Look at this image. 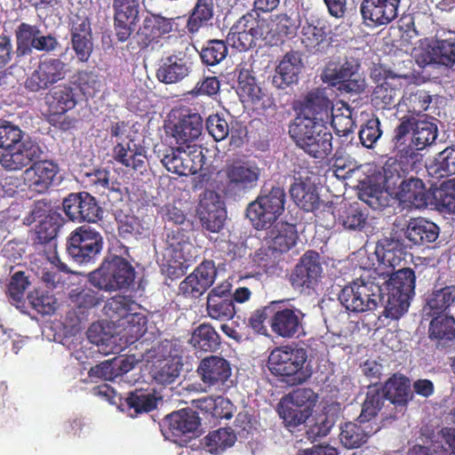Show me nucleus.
<instances>
[{
    "mask_svg": "<svg viewBox=\"0 0 455 455\" xmlns=\"http://www.w3.org/2000/svg\"><path fill=\"white\" fill-rule=\"evenodd\" d=\"M420 57L417 60L424 65L437 63L452 67L455 64V33L428 45Z\"/></svg>",
    "mask_w": 455,
    "mask_h": 455,
    "instance_id": "nucleus-34",
    "label": "nucleus"
},
{
    "mask_svg": "<svg viewBox=\"0 0 455 455\" xmlns=\"http://www.w3.org/2000/svg\"><path fill=\"white\" fill-rule=\"evenodd\" d=\"M427 335L430 342L438 350L455 345V317L450 315H430Z\"/></svg>",
    "mask_w": 455,
    "mask_h": 455,
    "instance_id": "nucleus-31",
    "label": "nucleus"
},
{
    "mask_svg": "<svg viewBox=\"0 0 455 455\" xmlns=\"http://www.w3.org/2000/svg\"><path fill=\"white\" fill-rule=\"evenodd\" d=\"M140 309L139 304L129 296L116 295L104 306V312L116 322L123 321L131 312Z\"/></svg>",
    "mask_w": 455,
    "mask_h": 455,
    "instance_id": "nucleus-49",
    "label": "nucleus"
},
{
    "mask_svg": "<svg viewBox=\"0 0 455 455\" xmlns=\"http://www.w3.org/2000/svg\"><path fill=\"white\" fill-rule=\"evenodd\" d=\"M307 360L306 348L295 344L280 346L270 352L267 367L275 376L292 378L294 382L301 383L309 377L303 371Z\"/></svg>",
    "mask_w": 455,
    "mask_h": 455,
    "instance_id": "nucleus-5",
    "label": "nucleus"
},
{
    "mask_svg": "<svg viewBox=\"0 0 455 455\" xmlns=\"http://www.w3.org/2000/svg\"><path fill=\"white\" fill-rule=\"evenodd\" d=\"M455 307V285L434 289L426 295L423 310L427 315H447Z\"/></svg>",
    "mask_w": 455,
    "mask_h": 455,
    "instance_id": "nucleus-36",
    "label": "nucleus"
},
{
    "mask_svg": "<svg viewBox=\"0 0 455 455\" xmlns=\"http://www.w3.org/2000/svg\"><path fill=\"white\" fill-rule=\"evenodd\" d=\"M68 73L67 64L59 58L40 59L37 65L27 76L25 89L33 93L48 90L65 79Z\"/></svg>",
    "mask_w": 455,
    "mask_h": 455,
    "instance_id": "nucleus-12",
    "label": "nucleus"
},
{
    "mask_svg": "<svg viewBox=\"0 0 455 455\" xmlns=\"http://www.w3.org/2000/svg\"><path fill=\"white\" fill-rule=\"evenodd\" d=\"M368 211L359 203H353L340 207L336 222L349 231H363L367 224Z\"/></svg>",
    "mask_w": 455,
    "mask_h": 455,
    "instance_id": "nucleus-43",
    "label": "nucleus"
},
{
    "mask_svg": "<svg viewBox=\"0 0 455 455\" xmlns=\"http://www.w3.org/2000/svg\"><path fill=\"white\" fill-rule=\"evenodd\" d=\"M317 251H307L299 259L290 276V283L300 291L315 290L322 277L323 267Z\"/></svg>",
    "mask_w": 455,
    "mask_h": 455,
    "instance_id": "nucleus-13",
    "label": "nucleus"
},
{
    "mask_svg": "<svg viewBox=\"0 0 455 455\" xmlns=\"http://www.w3.org/2000/svg\"><path fill=\"white\" fill-rule=\"evenodd\" d=\"M104 245L102 235L95 228L83 225L76 228L67 239L66 250L79 265L94 264Z\"/></svg>",
    "mask_w": 455,
    "mask_h": 455,
    "instance_id": "nucleus-7",
    "label": "nucleus"
},
{
    "mask_svg": "<svg viewBox=\"0 0 455 455\" xmlns=\"http://www.w3.org/2000/svg\"><path fill=\"white\" fill-rule=\"evenodd\" d=\"M174 19L167 18L161 13L149 12L143 19L142 24L136 32L137 44L141 50H154L161 40L168 37L174 27Z\"/></svg>",
    "mask_w": 455,
    "mask_h": 455,
    "instance_id": "nucleus-15",
    "label": "nucleus"
},
{
    "mask_svg": "<svg viewBox=\"0 0 455 455\" xmlns=\"http://www.w3.org/2000/svg\"><path fill=\"white\" fill-rule=\"evenodd\" d=\"M401 84H397L394 79L385 80L377 85L371 94V103L377 109H392L401 107Z\"/></svg>",
    "mask_w": 455,
    "mask_h": 455,
    "instance_id": "nucleus-42",
    "label": "nucleus"
},
{
    "mask_svg": "<svg viewBox=\"0 0 455 455\" xmlns=\"http://www.w3.org/2000/svg\"><path fill=\"white\" fill-rule=\"evenodd\" d=\"M118 407L130 417L134 418L140 414L147 413L156 408V397L148 389H135L128 394L124 400L118 398Z\"/></svg>",
    "mask_w": 455,
    "mask_h": 455,
    "instance_id": "nucleus-35",
    "label": "nucleus"
},
{
    "mask_svg": "<svg viewBox=\"0 0 455 455\" xmlns=\"http://www.w3.org/2000/svg\"><path fill=\"white\" fill-rule=\"evenodd\" d=\"M74 84L84 96L93 97L100 92L101 82L95 71L80 70L74 76Z\"/></svg>",
    "mask_w": 455,
    "mask_h": 455,
    "instance_id": "nucleus-64",
    "label": "nucleus"
},
{
    "mask_svg": "<svg viewBox=\"0 0 455 455\" xmlns=\"http://www.w3.org/2000/svg\"><path fill=\"white\" fill-rule=\"evenodd\" d=\"M378 430L379 427L373 429L368 423L347 422L341 427L339 440L348 449L357 448L366 443L368 437Z\"/></svg>",
    "mask_w": 455,
    "mask_h": 455,
    "instance_id": "nucleus-47",
    "label": "nucleus"
},
{
    "mask_svg": "<svg viewBox=\"0 0 455 455\" xmlns=\"http://www.w3.org/2000/svg\"><path fill=\"white\" fill-rule=\"evenodd\" d=\"M238 29L249 32L254 36L264 38L266 34V20L260 18L259 12L254 9L247 12L234 24Z\"/></svg>",
    "mask_w": 455,
    "mask_h": 455,
    "instance_id": "nucleus-61",
    "label": "nucleus"
},
{
    "mask_svg": "<svg viewBox=\"0 0 455 455\" xmlns=\"http://www.w3.org/2000/svg\"><path fill=\"white\" fill-rule=\"evenodd\" d=\"M402 0H363L360 12L368 27L387 26L399 15Z\"/></svg>",
    "mask_w": 455,
    "mask_h": 455,
    "instance_id": "nucleus-21",
    "label": "nucleus"
},
{
    "mask_svg": "<svg viewBox=\"0 0 455 455\" xmlns=\"http://www.w3.org/2000/svg\"><path fill=\"white\" fill-rule=\"evenodd\" d=\"M375 254L379 262V267H387L386 272H393L404 259V250L402 243L393 238H383L377 243Z\"/></svg>",
    "mask_w": 455,
    "mask_h": 455,
    "instance_id": "nucleus-39",
    "label": "nucleus"
},
{
    "mask_svg": "<svg viewBox=\"0 0 455 455\" xmlns=\"http://www.w3.org/2000/svg\"><path fill=\"white\" fill-rule=\"evenodd\" d=\"M303 68L301 56L298 52H287L279 62L273 76V84L277 89H286L297 84Z\"/></svg>",
    "mask_w": 455,
    "mask_h": 455,
    "instance_id": "nucleus-33",
    "label": "nucleus"
},
{
    "mask_svg": "<svg viewBox=\"0 0 455 455\" xmlns=\"http://www.w3.org/2000/svg\"><path fill=\"white\" fill-rule=\"evenodd\" d=\"M214 16V0H196L188 12L186 28L188 34L195 35L209 25Z\"/></svg>",
    "mask_w": 455,
    "mask_h": 455,
    "instance_id": "nucleus-45",
    "label": "nucleus"
},
{
    "mask_svg": "<svg viewBox=\"0 0 455 455\" xmlns=\"http://www.w3.org/2000/svg\"><path fill=\"white\" fill-rule=\"evenodd\" d=\"M429 174L444 178L455 174V146L447 147L439 152L427 167Z\"/></svg>",
    "mask_w": 455,
    "mask_h": 455,
    "instance_id": "nucleus-52",
    "label": "nucleus"
},
{
    "mask_svg": "<svg viewBox=\"0 0 455 455\" xmlns=\"http://www.w3.org/2000/svg\"><path fill=\"white\" fill-rule=\"evenodd\" d=\"M69 299L77 315H84L104 300L103 295L99 291L90 287L73 289L69 293Z\"/></svg>",
    "mask_w": 455,
    "mask_h": 455,
    "instance_id": "nucleus-48",
    "label": "nucleus"
},
{
    "mask_svg": "<svg viewBox=\"0 0 455 455\" xmlns=\"http://www.w3.org/2000/svg\"><path fill=\"white\" fill-rule=\"evenodd\" d=\"M113 27L118 42H126L140 22V0H112Z\"/></svg>",
    "mask_w": 455,
    "mask_h": 455,
    "instance_id": "nucleus-14",
    "label": "nucleus"
},
{
    "mask_svg": "<svg viewBox=\"0 0 455 455\" xmlns=\"http://www.w3.org/2000/svg\"><path fill=\"white\" fill-rule=\"evenodd\" d=\"M408 174L394 157H389L382 167V188L387 190L395 188L401 180H407Z\"/></svg>",
    "mask_w": 455,
    "mask_h": 455,
    "instance_id": "nucleus-63",
    "label": "nucleus"
},
{
    "mask_svg": "<svg viewBox=\"0 0 455 455\" xmlns=\"http://www.w3.org/2000/svg\"><path fill=\"white\" fill-rule=\"evenodd\" d=\"M59 172V165L51 160H35L21 175L27 188L36 194H44L52 186Z\"/></svg>",
    "mask_w": 455,
    "mask_h": 455,
    "instance_id": "nucleus-22",
    "label": "nucleus"
},
{
    "mask_svg": "<svg viewBox=\"0 0 455 455\" xmlns=\"http://www.w3.org/2000/svg\"><path fill=\"white\" fill-rule=\"evenodd\" d=\"M110 171L106 168L94 169L86 172V182L94 191L104 193L107 189L110 191H120V183L110 180Z\"/></svg>",
    "mask_w": 455,
    "mask_h": 455,
    "instance_id": "nucleus-59",
    "label": "nucleus"
},
{
    "mask_svg": "<svg viewBox=\"0 0 455 455\" xmlns=\"http://www.w3.org/2000/svg\"><path fill=\"white\" fill-rule=\"evenodd\" d=\"M200 424L201 419L197 412L190 408H185L165 416L160 427L164 437L171 439L195 434Z\"/></svg>",
    "mask_w": 455,
    "mask_h": 455,
    "instance_id": "nucleus-24",
    "label": "nucleus"
},
{
    "mask_svg": "<svg viewBox=\"0 0 455 455\" xmlns=\"http://www.w3.org/2000/svg\"><path fill=\"white\" fill-rule=\"evenodd\" d=\"M334 104L330 99L326 88H314L296 102V116L290 123H299L303 119L311 122L328 124L332 117Z\"/></svg>",
    "mask_w": 455,
    "mask_h": 455,
    "instance_id": "nucleus-10",
    "label": "nucleus"
},
{
    "mask_svg": "<svg viewBox=\"0 0 455 455\" xmlns=\"http://www.w3.org/2000/svg\"><path fill=\"white\" fill-rule=\"evenodd\" d=\"M275 310L268 324L272 333L284 339H298L305 334L306 314L289 304V299L275 300Z\"/></svg>",
    "mask_w": 455,
    "mask_h": 455,
    "instance_id": "nucleus-9",
    "label": "nucleus"
},
{
    "mask_svg": "<svg viewBox=\"0 0 455 455\" xmlns=\"http://www.w3.org/2000/svg\"><path fill=\"white\" fill-rule=\"evenodd\" d=\"M16 54L18 57L30 55L36 36L41 34L37 26L21 22L15 29Z\"/></svg>",
    "mask_w": 455,
    "mask_h": 455,
    "instance_id": "nucleus-50",
    "label": "nucleus"
},
{
    "mask_svg": "<svg viewBox=\"0 0 455 455\" xmlns=\"http://www.w3.org/2000/svg\"><path fill=\"white\" fill-rule=\"evenodd\" d=\"M227 196H239L255 188L261 176V169L255 161L235 158L228 160L222 169Z\"/></svg>",
    "mask_w": 455,
    "mask_h": 455,
    "instance_id": "nucleus-8",
    "label": "nucleus"
},
{
    "mask_svg": "<svg viewBox=\"0 0 455 455\" xmlns=\"http://www.w3.org/2000/svg\"><path fill=\"white\" fill-rule=\"evenodd\" d=\"M44 151L40 145L30 139L0 154V166L6 172L22 171L35 160L40 159Z\"/></svg>",
    "mask_w": 455,
    "mask_h": 455,
    "instance_id": "nucleus-20",
    "label": "nucleus"
},
{
    "mask_svg": "<svg viewBox=\"0 0 455 455\" xmlns=\"http://www.w3.org/2000/svg\"><path fill=\"white\" fill-rule=\"evenodd\" d=\"M161 162L168 172L179 176H188L203 168L204 156L202 148L196 144L188 145L186 148L180 145L177 148H166Z\"/></svg>",
    "mask_w": 455,
    "mask_h": 455,
    "instance_id": "nucleus-11",
    "label": "nucleus"
},
{
    "mask_svg": "<svg viewBox=\"0 0 455 455\" xmlns=\"http://www.w3.org/2000/svg\"><path fill=\"white\" fill-rule=\"evenodd\" d=\"M435 121L434 117L417 119L412 116H403L396 126L407 125L408 135L411 134L410 142L423 150L434 144L437 138L438 128Z\"/></svg>",
    "mask_w": 455,
    "mask_h": 455,
    "instance_id": "nucleus-27",
    "label": "nucleus"
},
{
    "mask_svg": "<svg viewBox=\"0 0 455 455\" xmlns=\"http://www.w3.org/2000/svg\"><path fill=\"white\" fill-rule=\"evenodd\" d=\"M407 125L395 126L392 142L395 153L394 159L409 173L419 169L423 163L422 149L408 141Z\"/></svg>",
    "mask_w": 455,
    "mask_h": 455,
    "instance_id": "nucleus-25",
    "label": "nucleus"
},
{
    "mask_svg": "<svg viewBox=\"0 0 455 455\" xmlns=\"http://www.w3.org/2000/svg\"><path fill=\"white\" fill-rule=\"evenodd\" d=\"M231 371L228 360L218 355H210L201 360L196 372L206 387L219 389L228 380Z\"/></svg>",
    "mask_w": 455,
    "mask_h": 455,
    "instance_id": "nucleus-26",
    "label": "nucleus"
},
{
    "mask_svg": "<svg viewBox=\"0 0 455 455\" xmlns=\"http://www.w3.org/2000/svg\"><path fill=\"white\" fill-rule=\"evenodd\" d=\"M411 244L424 245L435 242L439 235V228L423 218L411 219L403 231Z\"/></svg>",
    "mask_w": 455,
    "mask_h": 455,
    "instance_id": "nucleus-37",
    "label": "nucleus"
},
{
    "mask_svg": "<svg viewBox=\"0 0 455 455\" xmlns=\"http://www.w3.org/2000/svg\"><path fill=\"white\" fill-rule=\"evenodd\" d=\"M299 240L298 230L295 225L288 222L275 224L267 233V243L271 244L278 253H284L291 250Z\"/></svg>",
    "mask_w": 455,
    "mask_h": 455,
    "instance_id": "nucleus-38",
    "label": "nucleus"
},
{
    "mask_svg": "<svg viewBox=\"0 0 455 455\" xmlns=\"http://www.w3.org/2000/svg\"><path fill=\"white\" fill-rule=\"evenodd\" d=\"M389 276L385 282L387 299H384L383 315L387 318L398 319L404 315L415 294L416 276L410 267H403L395 272H382Z\"/></svg>",
    "mask_w": 455,
    "mask_h": 455,
    "instance_id": "nucleus-2",
    "label": "nucleus"
},
{
    "mask_svg": "<svg viewBox=\"0 0 455 455\" xmlns=\"http://www.w3.org/2000/svg\"><path fill=\"white\" fill-rule=\"evenodd\" d=\"M235 440V434L231 428H219L205 436V445L211 453H219L228 447H231Z\"/></svg>",
    "mask_w": 455,
    "mask_h": 455,
    "instance_id": "nucleus-60",
    "label": "nucleus"
},
{
    "mask_svg": "<svg viewBox=\"0 0 455 455\" xmlns=\"http://www.w3.org/2000/svg\"><path fill=\"white\" fill-rule=\"evenodd\" d=\"M387 400L395 405L404 406L410 400V380L402 374H394L380 387Z\"/></svg>",
    "mask_w": 455,
    "mask_h": 455,
    "instance_id": "nucleus-46",
    "label": "nucleus"
},
{
    "mask_svg": "<svg viewBox=\"0 0 455 455\" xmlns=\"http://www.w3.org/2000/svg\"><path fill=\"white\" fill-rule=\"evenodd\" d=\"M227 44V40H207L199 52L202 62L206 66H216L220 63L228 53Z\"/></svg>",
    "mask_w": 455,
    "mask_h": 455,
    "instance_id": "nucleus-54",
    "label": "nucleus"
},
{
    "mask_svg": "<svg viewBox=\"0 0 455 455\" xmlns=\"http://www.w3.org/2000/svg\"><path fill=\"white\" fill-rule=\"evenodd\" d=\"M44 100L49 123L61 130L68 129L71 121L67 120L64 115L76 105L73 88L67 84L57 86L46 94Z\"/></svg>",
    "mask_w": 455,
    "mask_h": 455,
    "instance_id": "nucleus-17",
    "label": "nucleus"
},
{
    "mask_svg": "<svg viewBox=\"0 0 455 455\" xmlns=\"http://www.w3.org/2000/svg\"><path fill=\"white\" fill-rule=\"evenodd\" d=\"M115 218L117 223L118 234L122 238L130 239L143 234V225L135 215L124 213L122 210H119L116 212Z\"/></svg>",
    "mask_w": 455,
    "mask_h": 455,
    "instance_id": "nucleus-58",
    "label": "nucleus"
},
{
    "mask_svg": "<svg viewBox=\"0 0 455 455\" xmlns=\"http://www.w3.org/2000/svg\"><path fill=\"white\" fill-rule=\"evenodd\" d=\"M63 211L72 221L97 223L103 217V210L96 198L87 192L71 193L63 199Z\"/></svg>",
    "mask_w": 455,
    "mask_h": 455,
    "instance_id": "nucleus-16",
    "label": "nucleus"
},
{
    "mask_svg": "<svg viewBox=\"0 0 455 455\" xmlns=\"http://www.w3.org/2000/svg\"><path fill=\"white\" fill-rule=\"evenodd\" d=\"M289 135L295 145L310 157L324 159L332 152V133L327 124L303 119L289 124Z\"/></svg>",
    "mask_w": 455,
    "mask_h": 455,
    "instance_id": "nucleus-1",
    "label": "nucleus"
},
{
    "mask_svg": "<svg viewBox=\"0 0 455 455\" xmlns=\"http://www.w3.org/2000/svg\"><path fill=\"white\" fill-rule=\"evenodd\" d=\"M172 135L179 145H191L202 134L203 118L190 109H183L171 127Z\"/></svg>",
    "mask_w": 455,
    "mask_h": 455,
    "instance_id": "nucleus-29",
    "label": "nucleus"
},
{
    "mask_svg": "<svg viewBox=\"0 0 455 455\" xmlns=\"http://www.w3.org/2000/svg\"><path fill=\"white\" fill-rule=\"evenodd\" d=\"M192 58L186 52H174L162 60L156 70L157 79L164 84H175L187 77L192 71Z\"/></svg>",
    "mask_w": 455,
    "mask_h": 455,
    "instance_id": "nucleus-28",
    "label": "nucleus"
},
{
    "mask_svg": "<svg viewBox=\"0 0 455 455\" xmlns=\"http://www.w3.org/2000/svg\"><path fill=\"white\" fill-rule=\"evenodd\" d=\"M135 275L134 267L127 259L113 255L89 274L88 281L100 291H116L128 289L133 283Z\"/></svg>",
    "mask_w": 455,
    "mask_h": 455,
    "instance_id": "nucleus-3",
    "label": "nucleus"
},
{
    "mask_svg": "<svg viewBox=\"0 0 455 455\" xmlns=\"http://www.w3.org/2000/svg\"><path fill=\"white\" fill-rule=\"evenodd\" d=\"M62 219L57 212L49 213L40 220L36 229V242L44 244L55 240L61 227Z\"/></svg>",
    "mask_w": 455,
    "mask_h": 455,
    "instance_id": "nucleus-57",
    "label": "nucleus"
},
{
    "mask_svg": "<svg viewBox=\"0 0 455 455\" xmlns=\"http://www.w3.org/2000/svg\"><path fill=\"white\" fill-rule=\"evenodd\" d=\"M197 214L203 228L212 233L222 229L227 218L224 203L214 191L204 193L197 207Z\"/></svg>",
    "mask_w": 455,
    "mask_h": 455,
    "instance_id": "nucleus-23",
    "label": "nucleus"
},
{
    "mask_svg": "<svg viewBox=\"0 0 455 455\" xmlns=\"http://www.w3.org/2000/svg\"><path fill=\"white\" fill-rule=\"evenodd\" d=\"M326 36L325 28L307 23L302 27L300 42L307 52L316 53L323 48L322 44L326 41Z\"/></svg>",
    "mask_w": 455,
    "mask_h": 455,
    "instance_id": "nucleus-56",
    "label": "nucleus"
},
{
    "mask_svg": "<svg viewBox=\"0 0 455 455\" xmlns=\"http://www.w3.org/2000/svg\"><path fill=\"white\" fill-rule=\"evenodd\" d=\"M294 203L306 212H315L319 208L320 197L315 185L301 180H295L290 188Z\"/></svg>",
    "mask_w": 455,
    "mask_h": 455,
    "instance_id": "nucleus-44",
    "label": "nucleus"
},
{
    "mask_svg": "<svg viewBox=\"0 0 455 455\" xmlns=\"http://www.w3.org/2000/svg\"><path fill=\"white\" fill-rule=\"evenodd\" d=\"M71 47L81 62H86L93 50L92 24L84 11L74 14L69 22Z\"/></svg>",
    "mask_w": 455,
    "mask_h": 455,
    "instance_id": "nucleus-19",
    "label": "nucleus"
},
{
    "mask_svg": "<svg viewBox=\"0 0 455 455\" xmlns=\"http://www.w3.org/2000/svg\"><path fill=\"white\" fill-rule=\"evenodd\" d=\"M166 251L174 259L176 263H179L178 275H183V263L187 261L185 257L186 251L192 246L189 243V236L187 230L180 227L169 229L166 232Z\"/></svg>",
    "mask_w": 455,
    "mask_h": 455,
    "instance_id": "nucleus-41",
    "label": "nucleus"
},
{
    "mask_svg": "<svg viewBox=\"0 0 455 455\" xmlns=\"http://www.w3.org/2000/svg\"><path fill=\"white\" fill-rule=\"evenodd\" d=\"M182 366L181 358L158 360L152 370L153 378L159 384H172L180 376Z\"/></svg>",
    "mask_w": 455,
    "mask_h": 455,
    "instance_id": "nucleus-53",
    "label": "nucleus"
},
{
    "mask_svg": "<svg viewBox=\"0 0 455 455\" xmlns=\"http://www.w3.org/2000/svg\"><path fill=\"white\" fill-rule=\"evenodd\" d=\"M285 200V191L279 186H273L269 191L263 189L248 204L246 216L257 230L269 228L284 212Z\"/></svg>",
    "mask_w": 455,
    "mask_h": 455,
    "instance_id": "nucleus-4",
    "label": "nucleus"
},
{
    "mask_svg": "<svg viewBox=\"0 0 455 455\" xmlns=\"http://www.w3.org/2000/svg\"><path fill=\"white\" fill-rule=\"evenodd\" d=\"M189 344L196 353H214L220 347V336L212 324L203 323L193 330Z\"/></svg>",
    "mask_w": 455,
    "mask_h": 455,
    "instance_id": "nucleus-40",
    "label": "nucleus"
},
{
    "mask_svg": "<svg viewBox=\"0 0 455 455\" xmlns=\"http://www.w3.org/2000/svg\"><path fill=\"white\" fill-rule=\"evenodd\" d=\"M218 270L212 259L203 260L179 285V295L186 299L200 298L215 282Z\"/></svg>",
    "mask_w": 455,
    "mask_h": 455,
    "instance_id": "nucleus-18",
    "label": "nucleus"
},
{
    "mask_svg": "<svg viewBox=\"0 0 455 455\" xmlns=\"http://www.w3.org/2000/svg\"><path fill=\"white\" fill-rule=\"evenodd\" d=\"M432 191L427 189L420 179L411 177L400 182L396 196L402 203L411 207L425 208L431 204Z\"/></svg>",
    "mask_w": 455,
    "mask_h": 455,
    "instance_id": "nucleus-32",
    "label": "nucleus"
},
{
    "mask_svg": "<svg viewBox=\"0 0 455 455\" xmlns=\"http://www.w3.org/2000/svg\"><path fill=\"white\" fill-rule=\"evenodd\" d=\"M430 204H435L440 211L455 213V180L433 189Z\"/></svg>",
    "mask_w": 455,
    "mask_h": 455,
    "instance_id": "nucleus-55",
    "label": "nucleus"
},
{
    "mask_svg": "<svg viewBox=\"0 0 455 455\" xmlns=\"http://www.w3.org/2000/svg\"><path fill=\"white\" fill-rule=\"evenodd\" d=\"M386 400L380 387L369 386L357 421L360 423H369L378 415Z\"/></svg>",
    "mask_w": 455,
    "mask_h": 455,
    "instance_id": "nucleus-51",
    "label": "nucleus"
},
{
    "mask_svg": "<svg viewBox=\"0 0 455 455\" xmlns=\"http://www.w3.org/2000/svg\"><path fill=\"white\" fill-rule=\"evenodd\" d=\"M147 151L134 139L122 140L113 147L112 157L119 164L143 173L147 168Z\"/></svg>",
    "mask_w": 455,
    "mask_h": 455,
    "instance_id": "nucleus-30",
    "label": "nucleus"
},
{
    "mask_svg": "<svg viewBox=\"0 0 455 455\" xmlns=\"http://www.w3.org/2000/svg\"><path fill=\"white\" fill-rule=\"evenodd\" d=\"M431 101L432 98L427 91L417 90L403 95L401 106L404 105L410 116H415L426 111Z\"/></svg>",
    "mask_w": 455,
    "mask_h": 455,
    "instance_id": "nucleus-62",
    "label": "nucleus"
},
{
    "mask_svg": "<svg viewBox=\"0 0 455 455\" xmlns=\"http://www.w3.org/2000/svg\"><path fill=\"white\" fill-rule=\"evenodd\" d=\"M341 305L351 313L374 311L381 305L384 307L382 288L362 279H355L345 285L339 293Z\"/></svg>",
    "mask_w": 455,
    "mask_h": 455,
    "instance_id": "nucleus-6",
    "label": "nucleus"
}]
</instances>
